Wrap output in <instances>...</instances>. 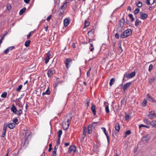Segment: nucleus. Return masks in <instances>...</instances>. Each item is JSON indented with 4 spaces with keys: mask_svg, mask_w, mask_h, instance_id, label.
Listing matches in <instances>:
<instances>
[{
    "mask_svg": "<svg viewBox=\"0 0 156 156\" xmlns=\"http://www.w3.org/2000/svg\"><path fill=\"white\" fill-rule=\"evenodd\" d=\"M85 101L86 103L87 104V107H88L89 106V103H90L89 100L87 98L86 99Z\"/></svg>",
    "mask_w": 156,
    "mask_h": 156,
    "instance_id": "49530a36",
    "label": "nucleus"
},
{
    "mask_svg": "<svg viewBox=\"0 0 156 156\" xmlns=\"http://www.w3.org/2000/svg\"><path fill=\"white\" fill-rule=\"evenodd\" d=\"M30 40H28L26 41L25 44V45L27 47L29 46L30 43Z\"/></svg>",
    "mask_w": 156,
    "mask_h": 156,
    "instance_id": "2f4dec72",
    "label": "nucleus"
},
{
    "mask_svg": "<svg viewBox=\"0 0 156 156\" xmlns=\"http://www.w3.org/2000/svg\"><path fill=\"white\" fill-rule=\"evenodd\" d=\"M22 113V111L20 109L18 111V113L16 112V114L18 115V116H20Z\"/></svg>",
    "mask_w": 156,
    "mask_h": 156,
    "instance_id": "37998d69",
    "label": "nucleus"
},
{
    "mask_svg": "<svg viewBox=\"0 0 156 156\" xmlns=\"http://www.w3.org/2000/svg\"><path fill=\"white\" fill-rule=\"evenodd\" d=\"M115 36L117 39H118L119 37V34L118 33H116L115 34Z\"/></svg>",
    "mask_w": 156,
    "mask_h": 156,
    "instance_id": "4d7b16f0",
    "label": "nucleus"
},
{
    "mask_svg": "<svg viewBox=\"0 0 156 156\" xmlns=\"http://www.w3.org/2000/svg\"><path fill=\"white\" fill-rule=\"evenodd\" d=\"M69 23V19H66L64 20V24L65 27L67 26Z\"/></svg>",
    "mask_w": 156,
    "mask_h": 156,
    "instance_id": "dca6fc26",
    "label": "nucleus"
},
{
    "mask_svg": "<svg viewBox=\"0 0 156 156\" xmlns=\"http://www.w3.org/2000/svg\"><path fill=\"white\" fill-rule=\"evenodd\" d=\"M50 90L48 89H47V90L45 91V92H43V93H42V95H44L45 94H47V95H49L50 94Z\"/></svg>",
    "mask_w": 156,
    "mask_h": 156,
    "instance_id": "bb28decb",
    "label": "nucleus"
},
{
    "mask_svg": "<svg viewBox=\"0 0 156 156\" xmlns=\"http://www.w3.org/2000/svg\"><path fill=\"white\" fill-rule=\"evenodd\" d=\"M26 8L25 7L23 8L20 11L19 14L20 15H22L23 14L24 12L26 11Z\"/></svg>",
    "mask_w": 156,
    "mask_h": 156,
    "instance_id": "a878e982",
    "label": "nucleus"
},
{
    "mask_svg": "<svg viewBox=\"0 0 156 156\" xmlns=\"http://www.w3.org/2000/svg\"><path fill=\"white\" fill-rule=\"evenodd\" d=\"M101 129L104 133L105 132H106V129L105 128H104V127L101 128Z\"/></svg>",
    "mask_w": 156,
    "mask_h": 156,
    "instance_id": "774afa93",
    "label": "nucleus"
},
{
    "mask_svg": "<svg viewBox=\"0 0 156 156\" xmlns=\"http://www.w3.org/2000/svg\"><path fill=\"white\" fill-rule=\"evenodd\" d=\"M67 6V4L64 2V4L61 6V9L62 10V12L61 11V12L62 14L64 12V10H65Z\"/></svg>",
    "mask_w": 156,
    "mask_h": 156,
    "instance_id": "ddd939ff",
    "label": "nucleus"
},
{
    "mask_svg": "<svg viewBox=\"0 0 156 156\" xmlns=\"http://www.w3.org/2000/svg\"><path fill=\"white\" fill-rule=\"evenodd\" d=\"M58 148V146H57V145L55 146L54 147V151H55V152L57 151V149Z\"/></svg>",
    "mask_w": 156,
    "mask_h": 156,
    "instance_id": "680f3d73",
    "label": "nucleus"
},
{
    "mask_svg": "<svg viewBox=\"0 0 156 156\" xmlns=\"http://www.w3.org/2000/svg\"><path fill=\"white\" fill-rule=\"evenodd\" d=\"M76 150V147L75 146L72 145L70 146L69 148L68 152L69 153H70L73 152H74Z\"/></svg>",
    "mask_w": 156,
    "mask_h": 156,
    "instance_id": "423d86ee",
    "label": "nucleus"
},
{
    "mask_svg": "<svg viewBox=\"0 0 156 156\" xmlns=\"http://www.w3.org/2000/svg\"><path fill=\"white\" fill-rule=\"evenodd\" d=\"M51 16L50 15L47 18V20L48 21H49L50 20V19H51Z\"/></svg>",
    "mask_w": 156,
    "mask_h": 156,
    "instance_id": "052dcab7",
    "label": "nucleus"
},
{
    "mask_svg": "<svg viewBox=\"0 0 156 156\" xmlns=\"http://www.w3.org/2000/svg\"><path fill=\"white\" fill-rule=\"evenodd\" d=\"M129 117H130V116H129V115H126L125 116L126 119L127 120H128L129 119Z\"/></svg>",
    "mask_w": 156,
    "mask_h": 156,
    "instance_id": "69168bd1",
    "label": "nucleus"
},
{
    "mask_svg": "<svg viewBox=\"0 0 156 156\" xmlns=\"http://www.w3.org/2000/svg\"><path fill=\"white\" fill-rule=\"evenodd\" d=\"M90 24V23L89 21L86 20L85 22V27H87L89 26Z\"/></svg>",
    "mask_w": 156,
    "mask_h": 156,
    "instance_id": "79ce46f5",
    "label": "nucleus"
},
{
    "mask_svg": "<svg viewBox=\"0 0 156 156\" xmlns=\"http://www.w3.org/2000/svg\"><path fill=\"white\" fill-rule=\"evenodd\" d=\"M23 135H24L25 136H26L28 134V135H27V139L29 138H30L31 136V135H30V133H28L27 132L26 130H24L23 132Z\"/></svg>",
    "mask_w": 156,
    "mask_h": 156,
    "instance_id": "2eb2a0df",
    "label": "nucleus"
},
{
    "mask_svg": "<svg viewBox=\"0 0 156 156\" xmlns=\"http://www.w3.org/2000/svg\"><path fill=\"white\" fill-rule=\"evenodd\" d=\"M153 68V65L152 64L150 65L149 66V69H148L149 71L150 72Z\"/></svg>",
    "mask_w": 156,
    "mask_h": 156,
    "instance_id": "5fc2aeb1",
    "label": "nucleus"
},
{
    "mask_svg": "<svg viewBox=\"0 0 156 156\" xmlns=\"http://www.w3.org/2000/svg\"><path fill=\"white\" fill-rule=\"evenodd\" d=\"M140 23H141V22L137 19L135 22V25L137 27Z\"/></svg>",
    "mask_w": 156,
    "mask_h": 156,
    "instance_id": "cd10ccee",
    "label": "nucleus"
},
{
    "mask_svg": "<svg viewBox=\"0 0 156 156\" xmlns=\"http://www.w3.org/2000/svg\"><path fill=\"white\" fill-rule=\"evenodd\" d=\"M139 12V9L138 8L136 9L134 11V13L135 14H137Z\"/></svg>",
    "mask_w": 156,
    "mask_h": 156,
    "instance_id": "c03bdc74",
    "label": "nucleus"
},
{
    "mask_svg": "<svg viewBox=\"0 0 156 156\" xmlns=\"http://www.w3.org/2000/svg\"><path fill=\"white\" fill-rule=\"evenodd\" d=\"M86 131H87V128L84 126L83 127V138L84 139V138L86 136Z\"/></svg>",
    "mask_w": 156,
    "mask_h": 156,
    "instance_id": "4be33fe9",
    "label": "nucleus"
},
{
    "mask_svg": "<svg viewBox=\"0 0 156 156\" xmlns=\"http://www.w3.org/2000/svg\"><path fill=\"white\" fill-rule=\"evenodd\" d=\"M150 124L153 127L156 128V121L154 120L150 122Z\"/></svg>",
    "mask_w": 156,
    "mask_h": 156,
    "instance_id": "aec40b11",
    "label": "nucleus"
},
{
    "mask_svg": "<svg viewBox=\"0 0 156 156\" xmlns=\"http://www.w3.org/2000/svg\"><path fill=\"white\" fill-rule=\"evenodd\" d=\"M18 119L17 118H15L13 119V122L14 123H15L16 124H17L18 123Z\"/></svg>",
    "mask_w": 156,
    "mask_h": 156,
    "instance_id": "603ef678",
    "label": "nucleus"
},
{
    "mask_svg": "<svg viewBox=\"0 0 156 156\" xmlns=\"http://www.w3.org/2000/svg\"><path fill=\"white\" fill-rule=\"evenodd\" d=\"M91 126L93 127V128H94L97 125V122H94L93 123L90 125Z\"/></svg>",
    "mask_w": 156,
    "mask_h": 156,
    "instance_id": "58836bf2",
    "label": "nucleus"
},
{
    "mask_svg": "<svg viewBox=\"0 0 156 156\" xmlns=\"http://www.w3.org/2000/svg\"><path fill=\"white\" fill-rule=\"evenodd\" d=\"M60 138H59L57 139V146H58L60 144Z\"/></svg>",
    "mask_w": 156,
    "mask_h": 156,
    "instance_id": "de8ad7c7",
    "label": "nucleus"
},
{
    "mask_svg": "<svg viewBox=\"0 0 156 156\" xmlns=\"http://www.w3.org/2000/svg\"><path fill=\"white\" fill-rule=\"evenodd\" d=\"M91 110L93 112L94 115H96V111L95 106L92 103H91Z\"/></svg>",
    "mask_w": 156,
    "mask_h": 156,
    "instance_id": "6e6552de",
    "label": "nucleus"
},
{
    "mask_svg": "<svg viewBox=\"0 0 156 156\" xmlns=\"http://www.w3.org/2000/svg\"><path fill=\"white\" fill-rule=\"evenodd\" d=\"M105 111L107 113H109V110L108 108V106H106L105 107Z\"/></svg>",
    "mask_w": 156,
    "mask_h": 156,
    "instance_id": "09e8293b",
    "label": "nucleus"
},
{
    "mask_svg": "<svg viewBox=\"0 0 156 156\" xmlns=\"http://www.w3.org/2000/svg\"><path fill=\"white\" fill-rule=\"evenodd\" d=\"M128 16L130 19L131 20V21H133L134 20V18L133 17V15L132 14H129Z\"/></svg>",
    "mask_w": 156,
    "mask_h": 156,
    "instance_id": "c9c22d12",
    "label": "nucleus"
},
{
    "mask_svg": "<svg viewBox=\"0 0 156 156\" xmlns=\"http://www.w3.org/2000/svg\"><path fill=\"white\" fill-rule=\"evenodd\" d=\"M148 117L150 119H154L156 117V113H155L154 111H152L149 112Z\"/></svg>",
    "mask_w": 156,
    "mask_h": 156,
    "instance_id": "20e7f679",
    "label": "nucleus"
},
{
    "mask_svg": "<svg viewBox=\"0 0 156 156\" xmlns=\"http://www.w3.org/2000/svg\"><path fill=\"white\" fill-rule=\"evenodd\" d=\"M94 128L90 125L88 127V133L89 134H91L92 133V131Z\"/></svg>",
    "mask_w": 156,
    "mask_h": 156,
    "instance_id": "f3484780",
    "label": "nucleus"
},
{
    "mask_svg": "<svg viewBox=\"0 0 156 156\" xmlns=\"http://www.w3.org/2000/svg\"><path fill=\"white\" fill-rule=\"evenodd\" d=\"M7 126H8L7 124L6 123L3 126V130L4 131H6Z\"/></svg>",
    "mask_w": 156,
    "mask_h": 156,
    "instance_id": "8fccbe9b",
    "label": "nucleus"
},
{
    "mask_svg": "<svg viewBox=\"0 0 156 156\" xmlns=\"http://www.w3.org/2000/svg\"><path fill=\"white\" fill-rule=\"evenodd\" d=\"M55 73V71L54 69L53 68H51L48 70L47 72V75L49 77H50Z\"/></svg>",
    "mask_w": 156,
    "mask_h": 156,
    "instance_id": "39448f33",
    "label": "nucleus"
},
{
    "mask_svg": "<svg viewBox=\"0 0 156 156\" xmlns=\"http://www.w3.org/2000/svg\"><path fill=\"white\" fill-rule=\"evenodd\" d=\"M14 48H15L14 46H12V47H10L6 49L4 51L5 54H7V53H9V51H11V50H12V49H14Z\"/></svg>",
    "mask_w": 156,
    "mask_h": 156,
    "instance_id": "9d476101",
    "label": "nucleus"
},
{
    "mask_svg": "<svg viewBox=\"0 0 156 156\" xmlns=\"http://www.w3.org/2000/svg\"><path fill=\"white\" fill-rule=\"evenodd\" d=\"M115 80L114 78H112L110 80V82H109V85L110 86H112L113 84H114L115 82Z\"/></svg>",
    "mask_w": 156,
    "mask_h": 156,
    "instance_id": "b1692460",
    "label": "nucleus"
},
{
    "mask_svg": "<svg viewBox=\"0 0 156 156\" xmlns=\"http://www.w3.org/2000/svg\"><path fill=\"white\" fill-rule=\"evenodd\" d=\"M142 5V3L140 1H139L137 4V6L139 7H141Z\"/></svg>",
    "mask_w": 156,
    "mask_h": 156,
    "instance_id": "a18cd8bd",
    "label": "nucleus"
},
{
    "mask_svg": "<svg viewBox=\"0 0 156 156\" xmlns=\"http://www.w3.org/2000/svg\"><path fill=\"white\" fill-rule=\"evenodd\" d=\"M155 0H147V4L149 5H152L154 3Z\"/></svg>",
    "mask_w": 156,
    "mask_h": 156,
    "instance_id": "393cba45",
    "label": "nucleus"
},
{
    "mask_svg": "<svg viewBox=\"0 0 156 156\" xmlns=\"http://www.w3.org/2000/svg\"><path fill=\"white\" fill-rule=\"evenodd\" d=\"M11 111L13 112L14 113L16 114L17 112V109L16 107L14 105H12V107L11 108Z\"/></svg>",
    "mask_w": 156,
    "mask_h": 156,
    "instance_id": "6ab92c4d",
    "label": "nucleus"
},
{
    "mask_svg": "<svg viewBox=\"0 0 156 156\" xmlns=\"http://www.w3.org/2000/svg\"><path fill=\"white\" fill-rule=\"evenodd\" d=\"M125 78H127V79L131 78V77L130 76L129 73H126L124 74V75L123 80H124Z\"/></svg>",
    "mask_w": 156,
    "mask_h": 156,
    "instance_id": "5701e85b",
    "label": "nucleus"
},
{
    "mask_svg": "<svg viewBox=\"0 0 156 156\" xmlns=\"http://www.w3.org/2000/svg\"><path fill=\"white\" fill-rule=\"evenodd\" d=\"M132 34L131 30L130 29H128L124 31L121 35V38H124L130 36Z\"/></svg>",
    "mask_w": 156,
    "mask_h": 156,
    "instance_id": "f257e3e1",
    "label": "nucleus"
},
{
    "mask_svg": "<svg viewBox=\"0 0 156 156\" xmlns=\"http://www.w3.org/2000/svg\"><path fill=\"white\" fill-rule=\"evenodd\" d=\"M73 0H66L65 1V3L67 4L68 3H69L70 2H71Z\"/></svg>",
    "mask_w": 156,
    "mask_h": 156,
    "instance_id": "6e6d98bb",
    "label": "nucleus"
},
{
    "mask_svg": "<svg viewBox=\"0 0 156 156\" xmlns=\"http://www.w3.org/2000/svg\"><path fill=\"white\" fill-rule=\"evenodd\" d=\"M141 18L142 20H144L147 17V14L146 13H144L143 12H140V13Z\"/></svg>",
    "mask_w": 156,
    "mask_h": 156,
    "instance_id": "0eeeda50",
    "label": "nucleus"
},
{
    "mask_svg": "<svg viewBox=\"0 0 156 156\" xmlns=\"http://www.w3.org/2000/svg\"><path fill=\"white\" fill-rule=\"evenodd\" d=\"M115 130L118 132H119L120 130V126L119 123H117L115 125Z\"/></svg>",
    "mask_w": 156,
    "mask_h": 156,
    "instance_id": "a211bd4d",
    "label": "nucleus"
},
{
    "mask_svg": "<svg viewBox=\"0 0 156 156\" xmlns=\"http://www.w3.org/2000/svg\"><path fill=\"white\" fill-rule=\"evenodd\" d=\"M150 138V137L149 136L147 135L143 137L142 139V140L143 142H144V143H145L149 140Z\"/></svg>",
    "mask_w": 156,
    "mask_h": 156,
    "instance_id": "f8f14e48",
    "label": "nucleus"
},
{
    "mask_svg": "<svg viewBox=\"0 0 156 156\" xmlns=\"http://www.w3.org/2000/svg\"><path fill=\"white\" fill-rule=\"evenodd\" d=\"M69 123H63L62 125L63 129L64 130L67 129L69 127Z\"/></svg>",
    "mask_w": 156,
    "mask_h": 156,
    "instance_id": "9b49d317",
    "label": "nucleus"
},
{
    "mask_svg": "<svg viewBox=\"0 0 156 156\" xmlns=\"http://www.w3.org/2000/svg\"><path fill=\"white\" fill-rule=\"evenodd\" d=\"M62 133V131L61 130H59L58 132V137L61 138V135Z\"/></svg>",
    "mask_w": 156,
    "mask_h": 156,
    "instance_id": "e433bc0d",
    "label": "nucleus"
},
{
    "mask_svg": "<svg viewBox=\"0 0 156 156\" xmlns=\"http://www.w3.org/2000/svg\"><path fill=\"white\" fill-rule=\"evenodd\" d=\"M143 121L144 123L146 125H148L150 124V122L148 121V120L147 119H144L143 120Z\"/></svg>",
    "mask_w": 156,
    "mask_h": 156,
    "instance_id": "c85d7f7f",
    "label": "nucleus"
},
{
    "mask_svg": "<svg viewBox=\"0 0 156 156\" xmlns=\"http://www.w3.org/2000/svg\"><path fill=\"white\" fill-rule=\"evenodd\" d=\"M130 133H131V132H130V131L129 130H128L127 131L125 132V135H125V137H126V135H129Z\"/></svg>",
    "mask_w": 156,
    "mask_h": 156,
    "instance_id": "3c124183",
    "label": "nucleus"
},
{
    "mask_svg": "<svg viewBox=\"0 0 156 156\" xmlns=\"http://www.w3.org/2000/svg\"><path fill=\"white\" fill-rule=\"evenodd\" d=\"M147 101L145 99H144L142 103V106L145 107V106L147 105Z\"/></svg>",
    "mask_w": 156,
    "mask_h": 156,
    "instance_id": "c756f323",
    "label": "nucleus"
},
{
    "mask_svg": "<svg viewBox=\"0 0 156 156\" xmlns=\"http://www.w3.org/2000/svg\"><path fill=\"white\" fill-rule=\"evenodd\" d=\"M56 152L53 151L52 153V156H56Z\"/></svg>",
    "mask_w": 156,
    "mask_h": 156,
    "instance_id": "e2e57ef3",
    "label": "nucleus"
},
{
    "mask_svg": "<svg viewBox=\"0 0 156 156\" xmlns=\"http://www.w3.org/2000/svg\"><path fill=\"white\" fill-rule=\"evenodd\" d=\"M8 126L10 129H12L15 126V124L14 123H11L8 124Z\"/></svg>",
    "mask_w": 156,
    "mask_h": 156,
    "instance_id": "412c9836",
    "label": "nucleus"
},
{
    "mask_svg": "<svg viewBox=\"0 0 156 156\" xmlns=\"http://www.w3.org/2000/svg\"><path fill=\"white\" fill-rule=\"evenodd\" d=\"M124 23L125 21L123 19L120 21L119 23L117 25L116 31L117 32H120L122 31Z\"/></svg>",
    "mask_w": 156,
    "mask_h": 156,
    "instance_id": "f03ea898",
    "label": "nucleus"
},
{
    "mask_svg": "<svg viewBox=\"0 0 156 156\" xmlns=\"http://www.w3.org/2000/svg\"><path fill=\"white\" fill-rule=\"evenodd\" d=\"M7 95V93L6 92H4L2 93L1 96L3 98H5L6 97Z\"/></svg>",
    "mask_w": 156,
    "mask_h": 156,
    "instance_id": "7c9ffc66",
    "label": "nucleus"
},
{
    "mask_svg": "<svg viewBox=\"0 0 156 156\" xmlns=\"http://www.w3.org/2000/svg\"><path fill=\"white\" fill-rule=\"evenodd\" d=\"M22 85H20L18 88H16V91L18 92H20L22 89Z\"/></svg>",
    "mask_w": 156,
    "mask_h": 156,
    "instance_id": "f704fd0d",
    "label": "nucleus"
},
{
    "mask_svg": "<svg viewBox=\"0 0 156 156\" xmlns=\"http://www.w3.org/2000/svg\"><path fill=\"white\" fill-rule=\"evenodd\" d=\"M65 63L66 66V67L68 68L69 66L72 64V61L71 59L70 58H67L65 61Z\"/></svg>",
    "mask_w": 156,
    "mask_h": 156,
    "instance_id": "7ed1b4c3",
    "label": "nucleus"
},
{
    "mask_svg": "<svg viewBox=\"0 0 156 156\" xmlns=\"http://www.w3.org/2000/svg\"><path fill=\"white\" fill-rule=\"evenodd\" d=\"M71 119V118H70L69 119H68L67 120V121L66 122L67 123H69L70 122Z\"/></svg>",
    "mask_w": 156,
    "mask_h": 156,
    "instance_id": "0e129e2a",
    "label": "nucleus"
},
{
    "mask_svg": "<svg viewBox=\"0 0 156 156\" xmlns=\"http://www.w3.org/2000/svg\"><path fill=\"white\" fill-rule=\"evenodd\" d=\"M121 105H122V104H124L125 103V99H122L121 101Z\"/></svg>",
    "mask_w": 156,
    "mask_h": 156,
    "instance_id": "bf43d9fd",
    "label": "nucleus"
},
{
    "mask_svg": "<svg viewBox=\"0 0 156 156\" xmlns=\"http://www.w3.org/2000/svg\"><path fill=\"white\" fill-rule=\"evenodd\" d=\"M11 7L10 4H7L6 6V9L8 10H10L11 9Z\"/></svg>",
    "mask_w": 156,
    "mask_h": 156,
    "instance_id": "a19ab883",
    "label": "nucleus"
},
{
    "mask_svg": "<svg viewBox=\"0 0 156 156\" xmlns=\"http://www.w3.org/2000/svg\"><path fill=\"white\" fill-rule=\"evenodd\" d=\"M51 56V54L49 52H48L47 53V56L50 57Z\"/></svg>",
    "mask_w": 156,
    "mask_h": 156,
    "instance_id": "338daca9",
    "label": "nucleus"
},
{
    "mask_svg": "<svg viewBox=\"0 0 156 156\" xmlns=\"http://www.w3.org/2000/svg\"><path fill=\"white\" fill-rule=\"evenodd\" d=\"M135 73L134 71L131 73H129L131 78L133 77L135 75Z\"/></svg>",
    "mask_w": 156,
    "mask_h": 156,
    "instance_id": "473e14b6",
    "label": "nucleus"
},
{
    "mask_svg": "<svg viewBox=\"0 0 156 156\" xmlns=\"http://www.w3.org/2000/svg\"><path fill=\"white\" fill-rule=\"evenodd\" d=\"M147 98L151 102H155V101H154L153 98L149 95V94H147Z\"/></svg>",
    "mask_w": 156,
    "mask_h": 156,
    "instance_id": "4468645a",
    "label": "nucleus"
},
{
    "mask_svg": "<svg viewBox=\"0 0 156 156\" xmlns=\"http://www.w3.org/2000/svg\"><path fill=\"white\" fill-rule=\"evenodd\" d=\"M105 133L106 136V137H107V139L108 140V142H109V136H108V133L107 132H105Z\"/></svg>",
    "mask_w": 156,
    "mask_h": 156,
    "instance_id": "864d4df0",
    "label": "nucleus"
},
{
    "mask_svg": "<svg viewBox=\"0 0 156 156\" xmlns=\"http://www.w3.org/2000/svg\"><path fill=\"white\" fill-rule=\"evenodd\" d=\"M142 127H144L147 128H149V126H147L146 125H144L143 124H141L139 126V128L140 129Z\"/></svg>",
    "mask_w": 156,
    "mask_h": 156,
    "instance_id": "72a5a7b5",
    "label": "nucleus"
},
{
    "mask_svg": "<svg viewBox=\"0 0 156 156\" xmlns=\"http://www.w3.org/2000/svg\"><path fill=\"white\" fill-rule=\"evenodd\" d=\"M131 84V82H128L124 85L123 88L124 91H125L130 86Z\"/></svg>",
    "mask_w": 156,
    "mask_h": 156,
    "instance_id": "1a4fd4ad",
    "label": "nucleus"
},
{
    "mask_svg": "<svg viewBox=\"0 0 156 156\" xmlns=\"http://www.w3.org/2000/svg\"><path fill=\"white\" fill-rule=\"evenodd\" d=\"M154 80H155V79L154 78L152 77V78H151V79H150V82L152 83L154 81Z\"/></svg>",
    "mask_w": 156,
    "mask_h": 156,
    "instance_id": "13d9d810",
    "label": "nucleus"
},
{
    "mask_svg": "<svg viewBox=\"0 0 156 156\" xmlns=\"http://www.w3.org/2000/svg\"><path fill=\"white\" fill-rule=\"evenodd\" d=\"M49 59V57L47 56L46 57V58L44 59L45 61V63L46 64H47L48 62Z\"/></svg>",
    "mask_w": 156,
    "mask_h": 156,
    "instance_id": "4c0bfd02",
    "label": "nucleus"
},
{
    "mask_svg": "<svg viewBox=\"0 0 156 156\" xmlns=\"http://www.w3.org/2000/svg\"><path fill=\"white\" fill-rule=\"evenodd\" d=\"M34 32L33 31H31L30 32L29 34L27 36V39H29L30 38V36H31L32 34H33L34 33Z\"/></svg>",
    "mask_w": 156,
    "mask_h": 156,
    "instance_id": "ea45409f",
    "label": "nucleus"
}]
</instances>
